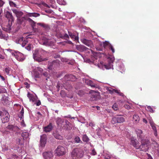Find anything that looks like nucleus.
<instances>
[{
  "label": "nucleus",
  "mask_w": 159,
  "mask_h": 159,
  "mask_svg": "<svg viewBox=\"0 0 159 159\" xmlns=\"http://www.w3.org/2000/svg\"><path fill=\"white\" fill-rule=\"evenodd\" d=\"M83 150L80 148H75L73 150L71 153L72 159H77L83 157L84 155Z\"/></svg>",
  "instance_id": "f257e3e1"
},
{
  "label": "nucleus",
  "mask_w": 159,
  "mask_h": 159,
  "mask_svg": "<svg viewBox=\"0 0 159 159\" xmlns=\"http://www.w3.org/2000/svg\"><path fill=\"white\" fill-rule=\"evenodd\" d=\"M54 153L56 156L58 157L63 156L66 153V149L63 146L59 145L55 150Z\"/></svg>",
  "instance_id": "f03ea898"
},
{
  "label": "nucleus",
  "mask_w": 159,
  "mask_h": 159,
  "mask_svg": "<svg viewBox=\"0 0 159 159\" xmlns=\"http://www.w3.org/2000/svg\"><path fill=\"white\" fill-rule=\"evenodd\" d=\"M33 57L35 60L39 62L46 61L48 59L47 58H42L40 55L39 52L37 49H36L34 51L33 54Z\"/></svg>",
  "instance_id": "7ed1b4c3"
},
{
  "label": "nucleus",
  "mask_w": 159,
  "mask_h": 159,
  "mask_svg": "<svg viewBox=\"0 0 159 159\" xmlns=\"http://www.w3.org/2000/svg\"><path fill=\"white\" fill-rule=\"evenodd\" d=\"M125 121L124 118L121 115H117L113 117L111 120V123L113 124L116 123H122Z\"/></svg>",
  "instance_id": "20e7f679"
},
{
  "label": "nucleus",
  "mask_w": 159,
  "mask_h": 159,
  "mask_svg": "<svg viewBox=\"0 0 159 159\" xmlns=\"http://www.w3.org/2000/svg\"><path fill=\"white\" fill-rule=\"evenodd\" d=\"M6 17L8 20L9 24V25L8 30H11V26L12 25V22L14 21V18L13 17L11 13L8 11H7L6 12Z\"/></svg>",
  "instance_id": "39448f33"
},
{
  "label": "nucleus",
  "mask_w": 159,
  "mask_h": 159,
  "mask_svg": "<svg viewBox=\"0 0 159 159\" xmlns=\"http://www.w3.org/2000/svg\"><path fill=\"white\" fill-rule=\"evenodd\" d=\"M12 55L15 57L16 59L19 61H22L25 59L23 54L20 52H17L16 53H12Z\"/></svg>",
  "instance_id": "423d86ee"
},
{
  "label": "nucleus",
  "mask_w": 159,
  "mask_h": 159,
  "mask_svg": "<svg viewBox=\"0 0 159 159\" xmlns=\"http://www.w3.org/2000/svg\"><path fill=\"white\" fill-rule=\"evenodd\" d=\"M3 117L1 119L2 123H5L8 122L9 120L10 115L8 112L6 110L3 111Z\"/></svg>",
  "instance_id": "0eeeda50"
},
{
  "label": "nucleus",
  "mask_w": 159,
  "mask_h": 159,
  "mask_svg": "<svg viewBox=\"0 0 159 159\" xmlns=\"http://www.w3.org/2000/svg\"><path fill=\"white\" fill-rule=\"evenodd\" d=\"M3 117L1 119L2 123H5L8 122L9 120L10 115L8 112L6 110L3 111Z\"/></svg>",
  "instance_id": "6e6552de"
},
{
  "label": "nucleus",
  "mask_w": 159,
  "mask_h": 159,
  "mask_svg": "<svg viewBox=\"0 0 159 159\" xmlns=\"http://www.w3.org/2000/svg\"><path fill=\"white\" fill-rule=\"evenodd\" d=\"M42 155L44 159H51L53 157V152L51 151L44 152Z\"/></svg>",
  "instance_id": "1a4fd4ad"
},
{
  "label": "nucleus",
  "mask_w": 159,
  "mask_h": 159,
  "mask_svg": "<svg viewBox=\"0 0 159 159\" xmlns=\"http://www.w3.org/2000/svg\"><path fill=\"white\" fill-rule=\"evenodd\" d=\"M60 61L57 59L54 60L52 62H50L48 63L49 69H52V68H55L57 66H58L59 65Z\"/></svg>",
  "instance_id": "9d476101"
},
{
  "label": "nucleus",
  "mask_w": 159,
  "mask_h": 159,
  "mask_svg": "<svg viewBox=\"0 0 159 159\" xmlns=\"http://www.w3.org/2000/svg\"><path fill=\"white\" fill-rule=\"evenodd\" d=\"M81 41L83 43L91 48L93 47L92 42L91 40H88L84 38L81 39Z\"/></svg>",
  "instance_id": "9b49d317"
},
{
  "label": "nucleus",
  "mask_w": 159,
  "mask_h": 159,
  "mask_svg": "<svg viewBox=\"0 0 159 159\" xmlns=\"http://www.w3.org/2000/svg\"><path fill=\"white\" fill-rule=\"evenodd\" d=\"M47 136L45 134H43L40 136V144L42 147L45 146L46 143Z\"/></svg>",
  "instance_id": "f8f14e48"
},
{
  "label": "nucleus",
  "mask_w": 159,
  "mask_h": 159,
  "mask_svg": "<svg viewBox=\"0 0 159 159\" xmlns=\"http://www.w3.org/2000/svg\"><path fill=\"white\" fill-rule=\"evenodd\" d=\"M130 144L136 149L139 147V142L137 141L136 139H134L133 137L131 138Z\"/></svg>",
  "instance_id": "ddd939ff"
},
{
  "label": "nucleus",
  "mask_w": 159,
  "mask_h": 159,
  "mask_svg": "<svg viewBox=\"0 0 159 159\" xmlns=\"http://www.w3.org/2000/svg\"><path fill=\"white\" fill-rule=\"evenodd\" d=\"M139 148H137V149H139L140 150L144 151H146L147 150V144L143 143V141L141 142V145L139 144Z\"/></svg>",
  "instance_id": "4468645a"
},
{
  "label": "nucleus",
  "mask_w": 159,
  "mask_h": 159,
  "mask_svg": "<svg viewBox=\"0 0 159 159\" xmlns=\"http://www.w3.org/2000/svg\"><path fill=\"white\" fill-rule=\"evenodd\" d=\"M137 134V137L140 139L141 141H142L144 137V135L141 129H137L136 130Z\"/></svg>",
  "instance_id": "2eb2a0df"
},
{
  "label": "nucleus",
  "mask_w": 159,
  "mask_h": 159,
  "mask_svg": "<svg viewBox=\"0 0 159 159\" xmlns=\"http://www.w3.org/2000/svg\"><path fill=\"white\" fill-rule=\"evenodd\" d=\"M76 48L78 51L80 52H83L86 51L88 49L87 47L81 44L76 45Z\"/></svg>",
  "instance_id": "dca6fc26"
},
{
  "label": "nucleus",
  "mask_w": 159,
  "mask_h": 159,
  "mask_svg": "<svg viewBox=\"0 0 159 159\" xmlns=\"http://www.w3.org/2000/svg\"><path fill=\"white\" fill-rule=\"evenodd\" d=\"M52 124L50 123L48 125L44 127L43 131L45 132H49L52 130Z\"/></svg>",
  "instance_id": "f3484780"
},
{
  "label": "nucleus",
  "mask_w": 159,
  "mask_h": 159,
  "mask_svg": "<svg viewBox=\"0 0 159 159\" xmlns=\"http://www.w3.org/2000/svg\"><path fill=\"white\" fill-rule=\"evenodd\" d=\"M12 11L15 14L17 18V19L21 17L23 14V12L16 9L12 10Z\"/></svg>",
  "instance_id": "a211bd4d"
},
{
  "label": "nucleus",
  "mask_w": 159,
  "mask_h": 159,
  "mask_svg": "<svg viewBox=\"0 0 159 159\" xmlns=\"http://www.w3.org/2000/svg\"><path fill=\"white\" fill-rule=\"evenodd\" d=\"M90 100L91 101H94L96 100L98 96L97 93L94 91H92L91 92Z\"/></svg>",
  "instance_id": "6ab92c4d"
},
{
  "label": "nucleus",
  "mask_w": 159,
  "mask_h": 159,
  "mask_svg": "<svg viewBox=\"0 0 159 159\" xmlns=\"http://www.w3.org/2000/svg\"><path fill=\"white\" fill-rule=\"evenodd\" d=\"M65 123V125L64 126V128L66 129L70 130L72 128L71 124L67 120H66Z\"/></svg>",
  "instance_id": "aec40b11"
},
{
  "label": "nucleus",
  "mask_w": 159,
  "mask_h": 159,
  "mask_svg": "<svg viewBox=\"0 0 159 159\" xmlns=\"http://www.w3.org/2000/svg\"><path fill=\"white\" fill-rule=\"evenodd\" d=\"M53 134L54 137L57 139L62 140L63 139V137L57 131L54 132Z\"/></svg>",
  "instance_id": "412c9836"
},
{
  "label": "nucleus",
  "mask_w": 159,
  "mask_h": 159,
  "mask_svg": "<svg viewBox=\"0 0 159 159\" xmlns=\"http://www.w3.org/2000/svg\"><path fill=\"white\" fill-rule=\"evenodd\" d=\"M111 44L108 42L105 41L103 43H100V45L101 46H103L104 48H106L107 47H109Z\"/></svg>",
  "instance_id": "4be33fe9"
},
{
  "label": "nucleus",
  "mask_w": 159,
  "mask_h": 159,
  "mask_svg": "<svg viewBox=\"0 0 159 159\" xmlns=\"http://www.w3.org/2000/svg\"><path fill=\"white\" fill-rule=\"evenodd\" d=\"M8 39V36L2 34L1 30L0 28V39H3L7 40Z\"/></svg>",
  "instance_id": "5701e85b"
},
{
  "label": "nucleus",
  "mask_w": 159,
  "mask_h": 159,
  "mask_svg": "<svg viewBox=\"0 0 159 159\" xmlns=\"http://www.w3.org/2000/svg\"><path fill=\"white\" fill-rule=\"evenodd\" d=\"M85 83L91 86L92 87H95V86L92 81L89 80H86Z\"/></svg>",
  "instance_id": "b1692460"
},
{
  "label": "nucleus",
  "mask_w": 159,
  "mask_h": 159,
  "mask_svg": "<svg viewBox=\"0 0 159 159\" xmlns=\"http://www.w3.org/2000/svg\"><path fill=\"white\" fill-rule=\"evenodd\" d=\"M28 16L37 17L40 16V14L37 13H29L27 14Z\"/></svg>",
  "instance_id": "393cba45"
},
{
  "label": "nucleus",
  "mask_w": 159,
  "mask_h": 159,
  "mask_svg": "<svg viewBox=\"0 0 159 159\" xmlns=\"http://www.w3.org/2000/svg\"><path fill=\"white\" fill-rule=\"evenodd\" d=\"M133 120L135 123H138L139 120V116L136 114L134 115L133 117Z\"/></svg>",
  "instance_id": "a878e982"
},
{
  "label": "nucleus",
  "mask_w": 159,
  "mask_h": 159,
  "mask_svg": "<svg viewBox=\"0 0 159 159\" xmlns=\"http://www.w3.org/2000/svg\"><path fill=\"white\" fill-rule=\"evenodd\" d=\"M26 20V18L25 17H20L17 19L18 22L20 24H22Z\"/></svg>",
  "instance_id": "bb28decb"
},
{
  "label": "nucleus",
  "mask_w": 159,
  "mask_h": 159,
  "mask_svg": "<svg viewBox=\"0 0 159 159\" xmlns=\"http://www.w3.org/2000/svg\"><path fill=\"white\" fill-rule=\"evenodd\" d=\"M21 136L23 138V139L25 140L29 137V133L27 132H23L21 134Z\"/></svg>",
  "instance_id": "cd10ccee"
},
{
  "label": "nucleus",
  "mask_w": 159,
  "mask_h": 159,
  "mask_svg": "<svg viewBox=\"0 0 159 159\" xmlns=\"http://www.w3.org/2000/svg\"><path fill=\"white\" fill-rule=\"evenodd\" d=\"M103 67H104L106 69H110L112 67V65L110 62H108L107 64H104L103 66Z\"/></svg>",
  "instance_id": "c85d7f7f"
},
{
  "label": "nucleus",
  "mask_w": 159,
  "mask_h": 159,
  "mask_svg": "<svg viewBox=\"0 0 159 159\" xmlns=\"http://www.w3.org/2000/svg\"><path fill=\"white\" fill-rule=\"evenodd\" d=\"M63 123V121L61 119L58 118L57 119V124L58 126L61 127L62 125V123Z\"/></svg>",
  "instance_id": "c756f323"
},
{
  "label": "nucleus",
  "mask_w": 159,
  "mask_h": 159,
  "mask_svg": "<svg viewBox=\"0 0 159 159\" xmlns=\"http://www.w3.org/2000/svg\"><path fill=\"white\" fill-rule=\"evenodd\" d=\"M28 20H29V22H30L31 23V25L32 28L34 29V27L35 26L36 23L30 18H29L28 19Z\"/></svg>",
  "instance_id": "7c9ffc66"
},
{
  "label": "nucleus",
  "mask_w": 159,
  "mask_h": 159,
  "mask_svg": "<svg viewBox=\"0 0 159 159\" xmlns=\"http://www.w3.org/2000/svg\"><path fill=\"white\" fill-rule=\"evenodd\" d=\"M17 143L18 144L22 145L24 143V139H22L21 138H19L16 140Z\"/></svg>",
  "instance_id": "2f4dec72"
},
{
  "label": "nucleus",
  "mask_w": 159,
  "mask_h": 159,
  "mask_svg": "<svg viewBox=\"0 0 159 159\" xmlns=\"http://www.w3.org/2000/svg\"><path fill=\"white\" fill-rule=\"evenodd\" d=\"M107 90L109 92V93L111 94L113 93H116V92H117V90L113 89L111 88H108Z\"/></svg>",
  "instance_id": "473e14b6"
},
{
  "label": "nucleus",
  "mask_w": 159,
  "mask_h": 159,
  "mask_svg": "<svg viewBox=\"0 0 159 159\" xmlns=\"http://www.w3.org/2000/svg\"><path fill=\"white\" fill-rule=\"evenodd\" d=\"M27 96L29 98L30 100V101H32L33 102L34 101V100L33 99V96L32 94L30 93L29 92H28L27 94Z\"/></svg>",
  "instance_id": "72a5a7b5"
},
{
  "label": "nucleus",
  "mask_w": 159,
  "mask_h": 159,
  "mask_svg": "<svg viewBox=\"0 0 159 159\" xmlns=\"http://www.w3.org/2000/svg\"><path fill=\"white\" fill-rule=\"evenodd\" d=\"M82 139L84 142H87L89 140V139L88 137L85 134H84L83 135L82 137Z\"/></svg>",
  "instance_id": "f704fd0d"
},
{
  "label": "nucleus",
  "mask_w": 159,
  "mask_h": 159,
  "mask_svg": "<svg viewBox=\"0 0 159 159\" xmlns=\"http://www.w3.org/2000/svg\"><path fill=\"white\" fill-rule=\"evenodd\" d=\"M37 24L45 28H47L49 27L48 25L43 23H39Z\"/></svg>",
  "instance_id": "c9c22d12"
},
{
  "label": "nucleus",
  "mask_w": 159,
  "mask_h": 159,
  "mask_svg": "<svg viewBox=\"0 0 159 159\" xmlns=\"http://www.w3.org/2000/svg\"><path fill=\"white\" fill-rule=\"evenodd\" d=\"M43 43V44L46 45L51 46L52 44L53 43L50 40H48L47 41L44 42Z\"/></svg>",
  "instance_id": "e433bc0d"
},
{
  "label": "nucleus",
  "mask_w": 159,
  "mask_h": 159,
  "mask_svg": "<svg viewBox=\"0 0 159 159\" xmlns=\"http://www.w3.org/2000/svg\"><path fill=\"white\" fill-rule=\"evenodd\" d=\"M11 69L10 67H7L5 69L4 71L8 75H9V72L11 70Z\"/></svg>",
  "instance_id": "4c0bfd02"
},
{
  "label": "nucleus",
  "mask_w": 159,
  "mask_h": 159,
  "mask_svg": "<svg viewBox=\"0 0 159 159\" xmlns=\"http://www.w3.org/2000/svg\"><path fill=\"white\" fill-rule=\"evenodd\" d=\"M61 37L62 39H67L69 38V35L67 34H65L63 35H62Z\"/></svg>",
  "instance_id": "58836bf2"
},
{
  "label": "nucleus",
  "mask_w": 159,
  "mask_h": 159,
  "mask_svg": "<svg viewBox=\"0 0 159 159\" xmlns=\"http://www.w3.org/2000/svg\"><path fill=\"white\" fill-rule=\"evenodd\" d=\"M75 141L76 143H80L81 141L79 137H76L75 138Z\"/></svg>",
  "instance_id": "ea45409f"
},
{
  "label": "nucleus",
  "mask_w": 159,
  "mask_h": 159,
  "mask_svg": "<svg viewBox=\"0 0 159 159\" xmlns=\"http://www.w3.org/2000/svg\"><path fill=\"white\" fill-rule=\"evenodd\" d=\"M14 128V126L12 125H9L7 127V129H9L10 130H13Z\"/></svg>",
  "instance_id": "a19ab883"
},
{
  "label": "nucleus",
  "mask_w": 159,
  "mask_h": 159,
  "mask_svg": "<svg viewBox=\"0 0 159 159\" xmlns=\"http://www.w3.org/2000/svg\"><path fill=\"white\" fill-rule=\"evenodd\" d=\"M112 108L115 111H116L118 109V105L117 104L115 103L112 107Z\"/></svg>",
  "instance_id": "79ce46f5"
},
{
  "label": "nucleus",
  "mask_w": 159,
  "mask_h": 159,
  "mask_svg": "<svg viewBox=\"0 0 159 159\" xmlns=\"http://www.w3.org/2000/svg\"><path fill=\"white\" fill-rule=\"evenodd\" d=\"M9 3L11 7H15L16 6V5L12 1H10Z\"/></svg>",
  "instance_id": "37998d69"
},
{
  "label": "nucleus",
  "mask_w": 159,
  "mask_h": 159,
  "mask_svg": "<svg viewBox=\"0 0 159 159\" xmlns=\"http://www.w3.org/2000/svg\"><path fill=\"white\" fill-rule=\"evenodd\" d=\"M28 41H27V39L25 40L24 41H23L22 43H21V45L23 47H24L25 45L27 43Z\"/></svg>",
  "instance_id": "c03bdc74"
},
{
  "label": "nucleus",
  "mask_w": 159,
  "mask_h": 159,
  "mask_svg": "<svg viewBox=\"0 0 159 159\" xmlns=\"http://www.w3.org/2000/svg\"><path fill=\"white\" fill-rule=\"evenodd\" d=\"M109 48L111 50L112 53H114L115 52V49L111 44L110 45V46L109 47Z\"/></svg>",
  "instance_id": "a18cd8bd"
},
{
  "label": "nucleus",
  "mask_w": 159,
  "mask_h": 159,
  "mask_svg": "<svg viewBox=\"0 0 159 159\" xmlns=\"http://www.w3.org/2000/svg\"><path fill=\"white\" fill-rule=\"evenodd\" d=\"M147 108L148 109L149 111L151 113L153 112V110L152 108L150 106H148L147 107Z\"/></svg>",
  "instance_id": "49530a36"
},
{
  "label": "nucleus",
  "mask_w": 159,
  "mask_h": 159,
  "mask_svg": "<svg viewBox=\"0 0 159 159\" xmlns=\"http://www.w3.org/2000/svg\"><path fill=\"white\" fill-rule=\"evenodd\" d=\"M78 94L80 96H82L84 94V92L82 90H80L78 92Z\"/></svg>",
  "instance_id": "de8ad7c7"
},
{
  "label": "nucleus",
  "mask_w": 159,
  "mask_h": 159,
  "mask_svg": "<svg viewBox=\"0 0 159 159\" xmlns=\"http://www.w3.org/2000/svg\"><path fill=\"white\" fill-rule=\"evenodd\" d=\"M31 44H29L28 45L25 47V48L27 49L28 51H30L31 50Z\"/></svg>",
  "instance_id": "09e8293b"
},
{
  "label": "nucleus",
  "mask_w": 159,
  "mask_h": 159,
  "mask_svg": "<svg viewBox=\"0 0 159 159\" xmlns=\"http://www.w3.org/2000/svg\"><path fill=\"white\" fill-rule=\"evenodd\" d=\"M18 116L20 120L23 119L24 118V114L20 113L18 115Z\"/></svg>",
  "instance_id": "8fccbe9b"
},
{
  "label": "nucleus",
  "mask_w": 159,
  "mask_h": 159,
  "mask_svg": "<svg viewBox=\"0 0 159 159\" xmlns=\"http://www.w3.org/2000/svg\"><path fill=\"white\" fill-rule=\"evenodd\" d=\"M5 3V2H4L2 0H0V7H2L4 4Z\"/></svg>",
  "instance_id": "3c124183"
},
{
  "label": "nucleus",
  "mask_w": 159,
  "mask_h": 159,
  "mask_svg": "<svg viewBox=\"0 0 159 159\" xmlns=\"http://www.w3.org/2000/svg\"><path fill=\"white\" fill-rule=\"evenodd\" d=\"M68 34L69 35L71 38H74V37L75 35L73 34L71 32L68 31Z\"/></svg>",
  "instance_id": "603ef678"
},
{
  "label": "nucleus",
  "mask_w": 159,
  "mask_h": 159,
  "mask_svg": "<svg viewBox=\"0 0 159 159\" xmlns=\"http://www.w3.org/2000/svg\"><path fill=\"white\" fill-rule=\"evenodd\" d=\"M116 93H118L119 95L122 96H123V94L120 92L119 91L117 90V92H116Z\"/></svg>",
  "instance_id": "864d4df0"
},
{
  "label": "nucleus",
  "mask_w": 159,
  "mask_h": 159,
  "mask_svg": "<svg viewBox=\"0 0 159 159\" xmlns=\"http://www.w3.org/2000/svg\"><path fill=\"white\" fill-rule=\"evenodd\" d=\"M25 84L26 85V88H29L30 87V85L27 82H25Z\"/></svg>",
  "instance_id": "5fc2aeb1"
},
{
  "label": "nucleus",
  "mask_w": 159,
  "mask_h": 159,
  "mask_svg": "<svg viewBox=\"0 0 159 159\" xmlns=\"http://www.w3.org/2000/svg\"><path fill=\"white\" fill-rule=\"evenodd\" d=\"M151 126L152 128V129L154 130V131L156 130V127L153 124H151Z\"/></svg>",
  "instance_id": "6e6d98bb"
},
{
  "label": "nucleus",
  "mask_w": 159,
  "mask_h": 159,
  "mask_svg": "<svg viewBox=\"0 0 159 159\" xmlns=\"http://www.w3.org/2000/svg\"><path fill=\"white\" fill-rule=\"evenodd\" d=\"M125 108L127 109H130V106L128 105H124Z\"/></svg>",
  "instance_id": "4d7b16f0"
},
{
  "label": "nucleus",
  "mask_w": 159,
  "mask_h": 159,
  "mask_svg": "<svg viewBox=\"0 0 159 159\" xmlns=\"http://www.w3.org/2000/svg\"><path fill=\"white\" fill-rule=\"evenodd\" d=\"M92 154L93 155H95L96 154V152L94 149L92 150Z\"/></svg>",
  "instance_id": "13d9d810"
},
{
  "label": "nucleus",
  "mask_w": 159,
  "mask_h": 159,
  "mask_svg": "<svg viewBox=\"0 0 159 159\" xmlns=\"http://www.w3.org/2000/svg\"><path fill=\"white\" fill-rule=\"evenodd\" d=\"M37 70L40 72H42L43 71V69L42 68H40V67H38Z\"/></svg>",
  "instance_id": "bf43d9fd"
},
{
  "label": "nucleus",
  "mask_w": 159,
  "mask_h": 159,
  "mask_svg": "<svg viewBox=\"0 0 159 159\" xmlns=\"http://www.w3.org/2000/svg\"><path fill=\"white\" fill-rule=\"evenodd\" d=\"M41 103L40 100H38L37 102L36 103V105L37 106H39L41 105Z\"/></svg>",
  "instance_id": "052dcab7"
},
{
  "label": "nucleus",
  "mask_w": 159,
  "mask_h": 159,
  "mask_svg": "<svg viewBox=\"0 0 159 159\" xmlns=\"http://www.w3.org/2000/svg\"><path fill=\"white\" fill-rule=\"evenodd\" d=\"M5 59L4 57L0 54V59Z\"/></svg>",
  "instance_id": "680f3d73"
},
{
  "label": "nucleus",
  "mask_w": 159,
  "mask_h": 159,
  "mask_svg": "<svg viewBox=\"0 0 159 159\" xmlns=\"http://www.w3.org/2000/svg\"><path fill=\"white\" fill-rule=\"evenodd\" d=\"M12 157L15 158H18V156L16 154H13L12 155Z\"/></svg>",
  "instance_id": "e2e57ef3"
},
{
  "label": "nucleus",
  "mask_w": 159,
  "mask_h": 159,
  "mask_svg": "<svg viewBox=\"0 0 159 159\" xmlns=\"http://www.w3.org/2000/svg\"><path fill=\"white\" fill-rule=\"evenodd\" d=\"M74 38H72L73 39H74L75 40H78V37L75 35Z\"/></svg>",
  "instance_id": "0e129e2a"
},
{
  "label": "nucleus",
  "mask_w": 159,
  "mask_h": 159,
  "mask_svg": "<svg viewBox=\"0 0 159 159\" xmlns=\"http://www.w3.org/2000/svg\"><path fill=\"white\" fill-rule=\"evenodd\" d=\"M43 5L44 6L47 7H49V6L45 3H43Z\"/></svg>",
  "instance_id": "69168bd1"
},
{
  "label": "nucleus",
  "mask_w": 159,
  "mask_h": 159,
  "mask_svg": "<svg viewBox=\"0 0 159 159\" xmlns=\"http://www.w3.org/2000/svg\"><path fill=\"white\" fill-rule=\"evenodd\" d=\"M20 113L24 114V108H22V109H21V110L20 111Z\"/></svg>",
  "instance_id": "338daca9"
},
{
  "label": "nucleus",
  "mask_w": 159,
  "mask_h": 159,
  "mask_svg": "<svg viewBox=\"0 0 159 159\" xmlns=\"http://www.w3.org/2000/svg\"><path fill=\"white\" fill-rule=\"evenodd\" d=\"M0 77L2 79V80H3V81L5 80V79L4 78V77H3V76L1 75H0Z\"/></svg>",
  "instance_id": "774afa93"
}]
</instances>
